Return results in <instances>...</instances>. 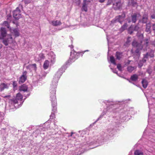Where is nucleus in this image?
<instances>
[{"instance_id": "obj_1", "label": "nucleus", "mask_w": 155, "mask_h": 155, "mask_svg": "<svg viewBox=\"0 0 155 155\" xmlns=\"http://www.w3.org/2000/svg\"><path fill=\"white\" fill-rule=\"evenodd\" d=\"M64 71V68L62 67L60 68L58 70L54 77L51 86L50 100L51 101V105L53 107L52 110L54 112H56V106L57 104L55 96V89L57 85L58 81L63 73Z\"/></svg>"}, {"instance_id": "obj_2", "label": "nucleus", "mask_w": 155, "mask_h": 155, "mask_svg": "<svg viewBox=\"0 0 155 155\" xmlns=\"http://www.w3.org/2000/svg\"><path fill=\"white\" fill-rule=\"evenodd\" d=\"M115 130H114L109 129L106 133H104L103 136L99 135L96 138H95V140L92 141L91 143L93 144L96 142H98L99 143H102L104 141V140L108 139L111 137L114 134Z\"/></svg>"}, {"instance_id": "obj_3", "label": "nucleus", "mask_w": 155, "mask_h": 155, "mask_svg": "<svg viewBox=\"0 0 155 155\" xmlns=\"http://www.w3.org/2000/svg\"><path fill=\"white\" fill-rule=\"evenodd\" d=\"M22 96L20 93L17 94L16 99H15L10 100V109H13L14 107L15 108L18 107L17 103L18 100L22 101Z\"/></svg>"}, {"instance_id": "obj_4", "label": "nucleus", "mask_w": 155, "mask_h": 155, "mask_svg": "<svg viewBox=\"0 0 155 155\" xmlns=\"http://www.w3.org/2000/svg\"><path fill=\"white\" fill-rule=\"evenodd\" d=\"M125 16V14L123 13L121 15H119L116 16L115 18L111 21V22L112 23H115L117 22H118L122 24L124 20Z\"/></svg>"}, {"instance_id": "obj_5", "label": "nucleus", "mask_w": 155, "mask_h": 155, "mask_svg": "<svg viewBox=\"0 0 155 155\" xmlns=\"http://www.w3.org/2000/svg\"><path fill=\"white\" fill-rule=\"evenodd\" d=\"M132 45L133 47L137 48L135 51V53L137 55L139 56L140 54V51L143 48L141 44L138 43L135 41H134L132 42Z\"/></svg>"}, {"instance_id": "obj_6", "label": "nucleus", "mask_w": 155, "mask_h": 155, "mask_svg": "<svg viewBox=\"0 0 155 155\" xmlns=\"http://www.w3.org/2000/svg\"><path fill=\"white\" fill-rule=\"evenodd\" d=\"M79 53H77L74 50H72L71 52L70 60L71 62H74L78 58Z\"/></svg>"}, {"instance_id": "obj_7", "label": "nucleus", "mask_w": 155, "mask_h": 155, "mask_svg": "<svg viewBox=\"0 0 155 155\" xmlns=\"http://www.w3.org/2000/svg\"><path fill=\"white\" fill-rule=\"evenodd\" d=\"M20 10L19 7H17L15 10L13 12V16L14 18L16 20H18L22 17L20 13Z\"/></svg>"}, {"instance_id": "obj_8", "label": "nucleus", "mask_w": 155, "mask_h": 155, "mask_svg": "<svg viewBox=\"0 0 155 155\" xmlns=\"http://www.w3.org/2000/svg\"><path fill=\"white\" fill-rule=\"evenodd\" d=\"M11 34L10 36H14L15 37H18L20 35L19 31L17 28H14L12 30L10 29ZM12 38V37H10V39Z\"/></svg>"}, {"instance_id": "obj_9", "label": "nucleus", "mask_w": 155, "mask_h": 155, "mask_svg": "<svg viewBox=\"0 0 155 155\" xmlns=\"http://www.w3.org/2000/svg\"><path fill=\"white\" fill-rule=\"evenodd\" d=\"M113 3V7L115 10H117L119 9L121 6V4L119 0H114Z\"/></svg>"}, {"instance_id": "obj_10", "label": "nucleus", "mask_w": 155, "mask_h": 155, "mask_svg": "<svg viewBox=\"0 0 155 155\" xmlns=\"http://www.w3.org/2000/svg\"><path fill=\"white\" fill-rule=\"evenodd\" d=\"M7 35V33L5 28L3 27L1 28L0 30V39L5 37Z\"/></svg>"}, {"instance_id": "obj_11", "label": "nucleus", "mask_w": 155, "mask_h": 155, "mask_svg": "<svg viewBox=\"0 0 155 155\" xmlns=\"http://www.w3.org/2000/svg\"><path fill=\"white\" fill-rule=\"evenodd\" d=\"M26 74L27 72L26 71H25L23 72L22 75L19 78V82L20 84L23 83L26 81L27 79Z\"/></svg>"}, {"instance_id": "obj_12", "label": "nucleus", "mask_w": 155, "mask_h": 155, "mask_svg": "<svg viewBox=\"0 0 155 155\" xmlns=\"http://www.w3.org/2000/svg\"><path fill=\"white\" fill-rule=\"evenodd\" d=\"M138 28V27L136 25L134 28L132 25H131L128 29V33L130 34H131L134 31H137Z\"/></svg>"}, {"instance_id": "obj_13", "label": "nucleus", "mask_w": 155, "mask_h": 155, "mask_svg": "<svg viewBox=\"0 0 155 155\" xmlns=\"http://www.w3.org/2000/svg\"><path fill=\"white\" fill-rule=\"evenodd\" d=\"M8 88L7 84L4 83H2L0 84V91H2L5 89Z\"/></svg>"}, {"instance_id": "obj_14", "label": "nucleus", "mask_w": 155, "mask_h": 155, "mask_svg": "<svg viewBox=\"0 0 155 155\" xmlns=\"http://www.w3.org/2000/svg\"><path fill=\"white\" fill-rule=\"evenodd\" d=\"M38 57L36 56L35 58V60L38 61H39L42 59H43L45 58V56L44 54L41 53L40 54L38 55Z\"/></svg>"}, {"instance_id": "obj_15", "label": "nucleus", "mask_w": 155, "mask_h": 155, "mask_svg": "<svg viewBox=\"0 0 155 155\" xmlns=\"http://www.w3.org/2000/svg\"><path fill=\"white\" fill-rule=\"evenodd\" d=\"M148 55V53H147L146 55H145L144 56L143 59L142 60V61H140V63H139V66L140 67H141L143 65V64L142 63V62L144 63L146 61V59L147 58Z\"/></svg>"}, {"instance_id": "obj_16", "label": "nucleus", "mask_w": 155, "mask_h": 155, "mask_svg": "<svg viewBox=\"0 0 155 155\" xmlns=\"http://www.w3.org/2000/svg\"><path fill=\"white\" fill-rule=\"evenodd\" d=\"M28 87L25 84H23L20 87L19 90L20 91H23L24 92L27 91Z\"/></svg>"}, {"instance_id": "obj_17", "label": "nucleus", "mask_w": 155, "mask_h": 155, "mask_svg": "<svg viewBox=\"0 0 155 155\" xmlns=\"http://www.w3.org/2000/svg\"><path fill=\"white\" fill-rule=\"evenodd\" d=\"M52 24L54 26H57L61 25V23L60 21L54 20L52 22Z\"/></svg>"}, {"instance_id": "obj_18", "label": "nucleus", "mask_w": 155, "mask_h": 155, "mask_svg": "<svg viewBox=\"0 0 155 155\" xmlns=\"http://www.w3.org/2000/svg\"><path fill=\"white\" fill-rule=\"evenodd\" d=\"M87 0H84V3L82 7V10L86 12L87 11V5L86 3L88 2ZM89 2V1H88Z\"/></svg>"}, {"instance_id": "obj_19", "label": "nucleus", "mask_w": 155, "mask_h": 155, "mask_svg": "<svg viewBox=\"0 0 155 155\" xmlns=\"http://www.w3.org/2000/svg\"><path fill=\"white\" fill-rule=\"evenodd\" d=\"M151 24L150 23H147L146 25V28L145 29V31L147 32H151Z\"/></svg>"}, {"instance_id": "obj_20", "label": "nucleus", "mask_w": 155, "mask_h": 155, "mask_svg": "<svg viewBox=\"0 0 155 155\" xmlns=\"http://www.w3.org/2000/svg\"><path fill=\"white\" fill-rule=\"evenodd\" d=\"M49 62L48 60H46L45 61L43 64V68L45 69H47L49 66Z\"/></svg>"}, {"instance_id": "obj_21", "label": "nucleus", "mask_w": 155, "mask_h": 155, "mask_svg": "<svg viewBox=\"0 0 155 155\" xmlns=\"http://www.w3.org/2000/svg\"><path fill=\"white\" fill-rule=\"evenodd\" d=\"M138 79V75L136 74H134L130 77V80L133 81H136Z\"/></svg>"}, {"instance_id": "obj_22", "label": "nucleus", "mask_w": 155, "mask_h": 155, "mask_svg": "<svg viewBox=\"0 0 155 155\" xmlns=\"http://www.w3.org/2000/svg\"><path fill=\"white\" fill-rule=\"evenodd\" d=\"M142 83L143 86L144 88H146L147 87L148 82L145 79L143 80L142 81Z\"/></svg>"}, {"instance_id": "obj_23", "label": "nucleus", "mask_w": 155, "mask_h": 155, "mask_svg": "<svg viewBox=\"0 0 155 155\" xmlns=\"http://www.w3.org/2000/svg\"><path fill=\"white\" fill-rule=\"evenodd\" d=\"M147 20V16L146 15H144L143 16L142 22L143 23H146Z\"/></svg>"}, {"instance_id": "obj_24", "label": "nucleus", "mask_w": 155, "mask_h": 155, "mask_svg": "<svg viewBox=\"0 0 155 155\" xmlns=\"http://www.w3.org/2000/svg\"><path fill=\"white\" fill-rule=\"evenodd\" d=\"M127 23H125L120 28V31L121 32L123 31L127 28Z\"/></svg>"}, {"instance_id": "obj_25", "label": "nucleus", "mask_w": 155, "mask_h": 155, "mask_svg": "<svg viewBox=\"0 0 155 155\" xmlns=\"http://www.w3.org/2000/svg\"><path fill=\"white\" fill-rule=\"evenodd\" d=\"M137 20V15L135 14L132 15V21L134 23L136 22Z\"/></svg>"}, {"instance_id": "obj_26", "label": "nucleus", "mask_w": 155, "mask_h": 155, "mask_svg": "<svg viewBox=\"0 0 155 155\" xmlns=\"http://www.w3.org/2000/svg\"><path fill=\"white\" fill-rule=\"evenodd\" d=\"M116 56L117 59L118 60H120L122 57V53L119 52H117L116 53Z\"/></svg>"}, {"instance_id": "obj_27", "label": "nucleus", "mask_w": 155, "mask_h": 155, "mask_svg": "<svg viewBox=\"0 0 155 155\" xmlns=\"http://www.w3.org/2000/svg\"><path fill=\"white\" fill-rule=\"evenodd\" d=\"M135 155H143V153L140 150H137L134 152Z\"/></svg>"}, {"instance_id": "obj_28", "label": "nucleus", "mask_w": 155, "mask_h": 155, "mask_svg": "<svg viewBox=\"0 0 155 155\" xmlns=\"http://www.w3.org/2000/svg\"><path fill=\"white\" fill-rule=\"evenodd\" d=\"M52 55L51 58V61L52 62H54L55 61V55L54 54V53L52 52H51L50 53Z\"/></svg>"}, {"instance_id": "obj_29", "label": "nucleus", "mask_w": 155, "mask_h": 155, "mask_svg": "<svg viewBox=\"0 0 155 155\" xmlns=\"http://www.w3.org/2000/svg\"><path fill=\"white\" fill-rule=\"evenodd\" d=\"M135 67L131 66H129L127 67V70L129 72H131L135 69Z\"/></svg>"}, {"instance_id": "obj_30", "label": "nucleus", "mask_w": 155, "mask_h": 155, "mask_svg": "<svg viewBox=\"0 0 155 155\" xmlns=\"http://www.w3.org/2000/svg\"><path fill=\"white\" fill-rule=\"evenodd\" d=\"M110 62L114 65L116 64V63L115 62V60L113 56H111L110 57Z\"/></svg>"}, {"instance_id": "obj_31", "label": "nucleus", "mask_w": 155, "mask_h": 155, "mask_svg": "<svg viewBox=\"0 0 155 155\" xmlns=\"http://www.w3.org/2000/svg\"><path fill=\"white\" fill-rule=\"evenodd\" d=\"M3 25L4 26H6L7 28H9V24L8 22H7V21H5L3 23Z\"/></svg>"}, {"instance_id": "obj_32", "label": "nucleus", "mask_w": 155, "mask_h": 155, "mask_svg": "<svg viewBox=\"0 0 155 155\" xmlns=\"http://www.w3.org/2000/svg\"><path fill=\"white\" fill-rule=\"evenodd\" d=\"M8 39H4L3 40V42L5 46H7L8 45Z\"/></svg>"}, {"instance_id": "obj_33", "label": "nucleus", "mask_w": 155, "mask_h": 155, "mask_svg": "<svg viewBox=\"0 0 155 155\" xmlns=\"http://www.w3.org/2000/svg\"><path fill=\"white\" fill-rule=\"evenodd\" d=\"M36 64H34L32 65H29V66L31 68H34V70H36Z\"/></svg>"}, {"instance_id": "obj_34", "label": "nucleus", "mask_w": 155, "mask_h": 155, "mask_svg": "<svg viewBox=\"0 0 155 155\" xmlns=\"http://www.w3.org/2000/svg\"><path fill=\"white\" fill-rule=\"evenodd\" d=\"M17 83L16 81H14L13 82V85L14 89H16L17 87Z\"/></svg>"}, {"instance_id": "obj_35", "label": "nucleus", "mask_w": 155, "mask_h": 155, "mask_svg": "<svg viewBox=\"0 0 155 155\" xmlns=\"http://www.w3.org/2000/svg\"><path fill=\"white\" fill-rule=\"evenodd\" d=\"M117 67L119 70L120 71H122V67L120 64H117Z\"/></svg>"}, {"instance_id": "obj_36", "label": "nucleus", "mask_w": 155, "mask_h": 155, "mask_svg": "<svg viewBox=\"0 0 155 155\" xmlns=\"http://www.w3.org/2000/svg\"><path fill=\"white\" fill-rule=\"evenodd\" d=\"M114 0H108L107 4V5H110L112 2L114 3Z\"/></svg>"}, {"instance_id": "obj_37", "label": "nucleus", "mask_w": 155, "mask_h": 155, "mask_svg": "<svg viewBox=\"0 0 155 155\" xmlns=\"http://www.w3.org/2000/svg\"><path fill=\"white\" fill-rule=\"evenodd\" d=\"M14 24L16 25V27H18L19 26V24L18 22L17 21H14L12 22Z\"/></svg>"}, {"instance_id": "obj_38", "label": "nucleus", "mask_w": 155, "mask_h": 155, "mask_svg": "<svg viewBox=\"0 0 155 155\" xmlns=\"http://www.w3.org/2000/svg\"><path fill=\"white\" fill-rule=\"evenodd\" d=\"M105 114V113H102L100 115V117L97 119L96 121L99 120L100 118H102L103 115H104Z\"/></svg>"}, {"instance_id": "obj_39", "label": "nucleus", "mask_w": 155, "mask_h": 155, "mask_svg": "<svg viewBox=\"0 0 155 155\" xmlns=\"http://www.w3.org/2000/svg\"><path fill=\"white\" fill-rule=\"evenodd\" d=\"M110 69L112 70V71L114 73H116V74H117L118 75H119L117 74V71L116 70H114V69H113L112 68H110Z\"/></svg>"}, {"instance_id": "obj_40", "label": "nucleus", "mask_w": 155, "mask_h": 155, "mask_svg": "<svg viewBox=\"0 0 155 155\" xmlns=\"http://www.w3.org/2000/svg\"><path fill=\"white\" fill-rule=\"evenodd\" d=\"M54 116V113H52L51 114L50 116V118H51V119H53Z\"/></svg>"}, {"instance_id": "obj_41", "label": "nucleus", "mask_w": 155, "mask_h": 155, "mask_svg": "<svg viewBox=\"0 0 155 155\" xmlns=\"http://www.w3.org/2000/svg\"><path fill=\"white\" fill-rule=\"evenodd\" d=\"M153 29L155 33V24H153Z\"/></svg>"}, {"instance_id": "obj_42", "label": "nucleus", "mask_w": 155, "mask_h": 155, "mask_svg": "<svg viewBox=\"0 0 155 155\" xmlns=\"http://www.w3.org/2000/svg\"><path fill=\"white\" fill-rule=\"evenodd\" d=\"M30 1H29V2H27V0H25V3L26 4V3H29L30 2Z\"/></svg>"}, {"instance_id": "obj_43", "label": "nucleus", "mask_w": 155, "mask_h": 155, "mask_svg": "<svg viewBox=\"0 0 155 155\" xmlns=\"http://www.w3.org/2000/svg\"><path fill=\"white\" fill-rule=\"evenodd\" d=\"M151 18L153 19V18H155V15H152L151 16Z\"/></svg>"}, {"instance_id": "obj_44", "label": "nucleus", "mask_w": 155, "mask_h": 155, "mask_svg": "<svg viewBox=\"0 0 155 155\" xmlns=\"http://www.w3.org/2000/svg\"><path fill=\"white\" fill-rule=\"evenodd\" d=\"M105 0H99V1L101 2H104Z\"/></svg>"}, {"instance_id": "obj_45", "label": "nucleus", "mask_w": 155, "mask_h": 155, "mask_svg": "<svg viewBox=\"0 0 155 155\" xmlns=\"http://www.w3.org/2000/svg\"><path fill=\"white\" fill-rule=\"evenodd\" d=\"M127 21H128V22H131L130 20L128 18L127 19Z\"/></svg>"}, {"instance_id": "obj_46", "label": "nucleus", "mask_w": 155, "mask_h": 155, "mask_svg": "<svg viewBox=\"0 0 155 155\" xmlns=\"http://www.w3.org/2000/svg\"><path fill=\"white\" fill-rule=\"evenodd\" d=\"M150 57H153V54H152V55H150Z\"/></svg>"}, {"instance_id": "obj_47", "label": "nucleus", "mask_w": 155, "mask_h": 155, "mask_svg": "<svg viewBox=\"0 0 155 155\" xmlns=\"http://www.w3.org/2000/svg\"><path fill=\"white\" fill-rule=\"evenodd\" d=\"M73 132H71V136L72 135V134H73Z\"/></svg>"}, {"instance_id": "obj_48", "label": "nucleus", "mask_w": 155, "mask_h": 155, "mask_svg": "<svg viewBox=\"0 0 155 155\" xmlns=\"http://www.w3.org/2000/svg\"><path fill=\"white\" fill-rule=\"evenodd\" d=\"M13 44L14 45H15V44H16V42H14V43H13Z\"/></svg>"}, {"instance_id": "obj_49", "label": "nucleus", "mask_w": 155, "mask_h": 155, "mask_svg": "<svg viewBox=\"0 0 155 155\" xmlns=\"http://www.w3.org/2000/svg\"><path fill=\"white\" fill-rule=\"evenodd\" d=\"M107 40L108 42L109 40H108V37H107Z\"/></svg>"}, {"instance_id": "obj_50", "label": "nucleus", "mask_w": 155, "mask_h": 155, "mask_svg": "<svg viewBox=\"0 0 155 155\" xmlns=\"http://www.w3.org/2000/svg\"><path fill=\"white\" fill-rule=\"evenodd\" d=\"M71 48H73V46H71Z\"/></svg>"}, {"instance_id": "obj_51", "label": "nucleus", "mask_w": 155, "mask_h": 155, "mask_svg": "<svg viewBox=\"0 0 155 155\" xmlns=\"http://www.w3.org/2000/svg\"><path fill=\"white\" fill-rule=\"evenodd\" d=\"M148 102L149 104V102L148 100Z\"/></svg>"}, {"instance_id": "obj_52", "label": "nucleus", "mask_w": 155, "mask_h": 155, "mask_svg": "<svg viewBox=\"0 0 155 155\" xmlns=\"http://www.w3.org/2000/svg\"><path fill=\"white\" fill-rule=\"evenodd\" d=\"M146 43L147 44L148 43V42H147V41H146Z\"/></svg>"}, {"instance_id": "obj_53", "label": "nucleus", "mask_w": 155, "mask_h": 155, "mask_svg": "<svg viewBox=\"0 0 155 155\" xmlns=\"http://www.w3.org/2000/svg\"><path fill=\"white\" fill-rule=\"evenodd\" d=\"M88 51V50H86V51H84V52H85V51Z\"/></svg>"}, {"instance_id": "obj_54", "label": "nucleus", "mask_w": 155, "mask_h": 155, "mask_svg": "<svg viewBox=\"0 0 155 155\" xmlns=\"http://www.w3.org/2000/svg\"><path fill=\"white\" fill-rule=\"evenodd\" d=\"M23 101H22V103H23Z\"/></svg>"}]
</instances>
